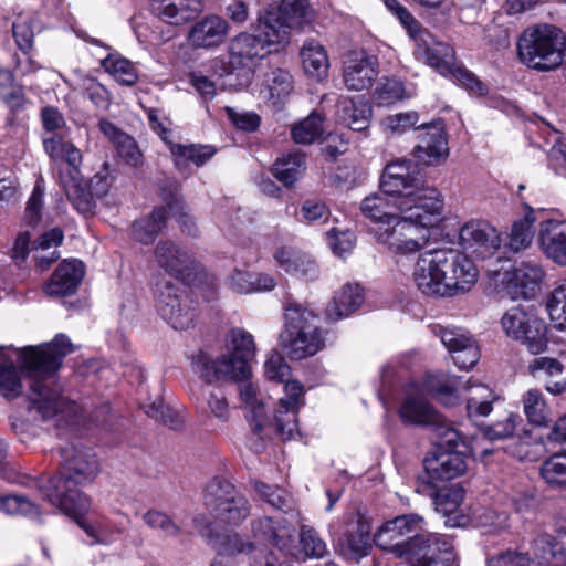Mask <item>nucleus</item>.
I'll return each mask as SVG.
<instances>
[{"label":"nucleus","instance_id":"nucleus-36","mask_svg":"<svg viewBox=\"0 0 566 566\" xmlns=\"http://www.w3.org/2000/svg\"><path fill=\"white\" fill-rule=\"evenodd\" d=\"M363 303V293L358 284L347 283L334 295L326 307V316L331 321H339L349 316Z\"/></svg>","mask_w":566,"mask_h":566},{"label":"nucleus","instance_id":"nucleus-3","mask_svg":"<svg viewBox=\"0 0 566 566\" xmlns=\"http://www.w3.org/2000/svg\"><path fill=\"white\" fill-rule=\"evenodd\" d=\"M62 474L43 481L39 488L45 499L70 516L86 512L90 501L78 486L93 482L99 472V463L94 453L74 446L62 450Z\"/></svg>","mask_w":566,"mask_h":566},{"label":"nucleus","instance_id":"nucleus-15","mask_svg":"<svg viewBox=\"0 0 566 566\" xmlns=\"http://www.w3.org/2000/svg\"><path fill=\"white\" fill-rule=\"evenodd\" d=\"M168 213L177 219L184 232L196 235L195 222L186 210L185 203L175 198L167 203V207L156 208L149 217L136 220L132 226L134 239L144 244L151 243L165 227Z\"/></svg>","mask_w":566,"mask_h":566},{"label":"nucleus","instance_id":"nucleus-14","mask_svg":"<svg viewBox=\"0 0 566 566\" xmlns=\"http://www.w3.org/2000/svg\"><path fill=\"white\" fill-rule=\"evenodd\" d=\"M412 279L422 294L449 297L446 249H434L420 254L415 263Z\"/></svg>","mask_w":566,"mask_h":566},{"label":"nucleus","instance_id":"nucleus-57","mask_svg":"<svg viewBox=\"0 0 566 566\" xmlns=\"http://www.w3.org/2000/svg\"><path fill=\"white\" fill-rule=\"evenodd\" d=\"M254 490L259 496L271 506L285 513L293 511V499L286 491L276 486H270L262 482H255Z\"/></svg>","mask_w":566,"mask_h":566},{"label":"nucleus","instance_id":"nucleus-61","mask_svg":"<svg viewBox=\"0 0 566 566\" xmlns=\"http://www.w3.org/2000/svg\"><path fill=\"white\" fill-rule=\"evenodd\" d=\"M527 369L534 378L544 376L546 378L553 379L562 376L565 367L556 358L542 356L532 359L527 366Z\"/></svg>","mask_w":566,"mask_h":566},{"label":"nucleus","instance_id":"nucleus-28","mask_svg":"<svg viewBox=\"0 0 566 566\" xmlns=\"http://www.w3.org/2000/svg\"><path fill=\"white\" fill-rule=\"evenodd\" d=\"M155 261L159 268L177 279L185 280L196 269L192 256L172 241H160L155 248Z\"/></svg>","mask_w":566,"mask_h":566},{"label":"nucleus","instance_id":"nucleus-51","mask_svg":"<svg viewBox=\"0 0 566 566\" xmlns=\"http://www.w3.org/2000/svg\"><path fill=\"white\" fill-rule=\"evenodd\" d=\"M254 541H244L239 534H227L217 538L214 548L220 555L232 557L237 554H247L251 556L258 551V546L270 544V542H261L253 536Z\"/></svg>","mask_w":566,"mask_h":566},{"label":"nucleus","instance_id":"nucleus-30","mask_svg":"<svg viewBox=\"0 0 566 566\" xmlns=\"http://www.w3.org/2000/svg\"><path fill=\"white\" fill-rule=\"evenodd\" d=\"M465 461L457 450H434L424 459V469L434 481H448L460 476L465 471Z\"/></svg>","mask_w":566,"mask_h":566},{"label":"nucleus","instance_id":"nucleus-39","mask_svg":"<svg viewBox=\"0 0 566 566\" xmlns=\"http://www.w3.org/2000/svg\"><path fill=\"white\" fill-rule=\"evenodd\" d=\"M535 222V210L531 206L524 205L523 216L513 221L507 237V247L511 251L517 253L532 245Z\"/></svg>","mask_w":566,"mask_h":566},{"label":"nucleus","instance_id":"nucleus-32","mask_svg":"<svg viewBox=\"0 0 566 566\" xmlns=\"http://www.w3.org/2000/svg\"><path fill=\"white\" fill-rule=\"evenodd\" d=\"M84 264L78 260H64L45 284L44 292L49 296L62 297L76 292L83 276Z\"/></svg>","mask_w":566,"mask_h":566},{"label":"nucleus","instance_id":"nucleus-38","mask_svg":"<svg viewBox=\"0 0 566 566\" xmlns=\"http://www.w3.org/2000/svg\"><path fill=\"white\" fill-rule=\"evenodd\" d=\"M229 287L239 294L268 292L275 287V279L268 273H252L234 269L228 276Z\"/></svg>","mask_w":566,"mask_h":566},{"label":"nucleus","instance_id":"nucleus-50","mask_svg":"<svg viewBox=\"0 0 566 566\" xmlns=\"http://www.w3.org/2000/svg\"><path fill=\"white\" fill-rule=\"evenodd\" d=\"M522 403L524 413L531 423L543 426L547 422L549 408L541 389H528L522 397Z\"/></svg>","mask_w":566,"mask_h":566},{"label":"nucleus","instance_id":"nucleus-45","mask_svg":"<svg viewBox=\"0 0 566 566\" xmlns=\"http://www.w3.org/2000/svg\"><path fill=\"white\" fill-rule=\"evenodd\" d=\"M43 147L53 160H65L76 168L82 161L81 151L70 142L64 140V133L43 135Z\"/></svg>","mask_w":566,"mask_h":566},{"label":"nucleus","instance_id":"nucleus-24","mask_svg":"<svg viewBox=\"0 0 566 566\" xmlns=\"http://www.w3.org/2000/svg\"><path fill=\"white\" fill-rule=\"evenodd\" d=\"M537 245L546 259L566 266V220L546 219L539 222Z\"/></svg>","mask_w":566,"mask_h":566},{"label":"nucleus","instance_id":"nucleus-33","mask_svg":"<svg viewBox=\"0 0 566 566\" xmlns=\"http://www.w3.org/2000/svg\"><path fill=\"white\" fill-rule=\"evenodd\" d=\"M280 269L290 275L314 280L318 276V266L307 253L292 247H281L274 252Z\"/></svg>","mask_w":566,"mask_h":566},{"label":"nucleus","instance_id":"nucleus-41","mask_svg":"<svg viewBox=\"0 0 566 566\" xmlns=\"http://www.w3.org/2000/svg\"><path fill=\"white\" fill-rule=\"evenodd\" d=\"M170 153L176 167L180 170H186L191 165L197 167L202 166L212 158L216 150L208 145L171 144Z\"/></svg>","mask_w":566,"mask_h":566},{"label":"nucleus","instance_id":"nucleus-6","mask_svg":"<svg viewBox=\"0 0 566 566\" xmlns=\"http://www.w3.org/2000/svg\"><path fill=\"white\" fill-rule=\"evenodd\" d=\"M517 55L527 67L538 72L557 70L564 61L560 31L551 24L526 28L517 40Z\"/></svg>","mask_w":566,"mask_h":566},{"label":"nucleus","instance_id":"nucleus-48","mask_svg":"<svg viewBox=\"0 0 566 566\" xmlns=\"http://www.w3.org/2000/svg\"><path fill=\"white\" fill-rule=\"evenodd\" d=\"M389 197L381 193H373L367 196L360 205L361 213L376 223V227L389 226L391 218H397L399 214L389 211Z\"/></svg>","mask_w":566,"mask_h":566},{"label":"nucleus","instance_id":"nucleus-52","mask_svg":"<svg viewBox=\"0 0 566 566\" xmlns=\"http://www.w3.org/2000/svg\"><path fill=\"white\" fill-rule=\"evenodd\" d=\"M238 494L240 493L229 481L214 478L206 486L205 504L213 514L223 504H227L231 497H234Z\"/></svg>","mask_w":566,"mask_h":566},{"label":"nucleus","instance_id":"nucleus-20","mask_svg":"<svg viewBox=\"0 0 566 566\" xmlns=\"http://www.w3.org/2000/svg\"><path fill=\"white\" fill-rule=\"evenodd\" d=\"M413 40L417 57L441 75L449 76L457 65L454 50L424 29Z\"/></svg>","mask_w":566,"mask_h":566},{"label":"nucleus","instance_id":"nucleus-13","mask_svg":"<svg viewBox=\"0 0 566 566\" xmlns=\"http://www.w3.org/2000/svg\"><path fill=\"white\" fill-rule=\"evenodd\" d=\"M157 313L175 329H188L193 324L195 311L185 290L171 281L158 282L154 292Z\"/></svg>","mask_w":566,"mask_h":566},{"label":"nucleus","instance_id":"nucleus-42","mask_svg":"<svg viewBox=\"0 0 566 566\" xmlns=\"http://www.w3.org/2000/svg\"><path fill=\"white\" fill-rule=\"evenodd\" d=\"M400 418L410 424L431 426L440 421V415L421 397H408L399 409Z\"/></svg>","mask_w":566,"mask_h":566},{"label":"nucleus","instance_id":"nucleus-23","mask_svg":"<svg viewBox=\"0 0 566 566\" xmlns=\"http://www.w3.org/2000/svg\"><path fill=\"white\" fill-rule=\"evenodd\" d=\"M377 75L378 59L366 51L352 52L344 61V84L350 91L369 88Z\"/></svg>","mask_w":566,"mask_h":566},{"label":"nucleus","instance_id":"nucleus-1","mask_svg":"<svg viewBox=\"0 0 566 566\" xmlns=\"http://www.w3.org/2000/svg\"><path fill=\"white\" fill-rule=\"evenodd\" d=\"M72 352V343L63 334L42 346L0 349V395L8 400L21 395V371L14 366L15 360H20L29 373L28 399L32 409L43 419L63 412L75 415L78 407L61 396L53 379V374L60 368L63 357Z\"/></svg>","mask_w":566,"mask_h":566},{"label":"nucleus","instance_id":"nucleus-5","mask_svg":"<svg viewBox=\"0 0 566 566\" xmlns=\"http://www.w3.org/2000/svg\"><path fill=\"white\" fill-rule=\"evenodd\" d=\"M285 324L280 343L286 355L301 360L318 353L324 345L315 313L297 302L285 306Z\"/></svg>","mask_w":566,"mask_h":566},{"label":"nucleus","instance_id":"nucleus-56","mask_svg":"<svg viewBox=\"0 0 566 566\" xmlns=\"http://www.w3.org/2000/svg\"><path fill=\"white\" fill-rule=\"evenodd\" d=\"M546 310L554 326L566 331V281L549 294Z\"/></svg>","mask_w":566,"mask_h":566},{"label":"nucleus","instance_id":"nucleus-22","mask_svg":"<svg viewBox=\"0 0 566 566\" xmlns=\"http://www.w3.org/2000/svg\"><path fill=\"white\" fill-rule=\"evenodd\" d=\"M544 279V270L536 262H522L506 271L504 287L511 298H532Z\"/></svg>","mask_w":566,"mask_h":566},{"label":"nucleus","instance_id":"nucleus-43","mask_svg":"<svg viewBox=\"0 0 566 566\" xmlns=\"http://www.w3.org/2000/svg\"><path fill=\"white\" fill-rule=\"evenodd\" d=\"M533 554V566H548L552 562H554L555 565L566 563L564 545L548 534L541 535L534 541Z\"/></svg>","mask_w":566,"mask_h":566},{"label":"nucleus","instance_id":"nucleus-25","mask_svg":"<svg viewBox=\"0 0 566 566\" xmlns=\"http://www.w3.org/2000/svg\"><path fill=\"white\" fill-rule=\"evenodd\" d=\"M424 132L419 137L415 148L417 159L428 166L439 165L449 156V146L441 120L430 125L420 124Z\"/></svg>","mask_w":566,"mask_h":566},{"label":"nucleus","instance_id":"nucleus-54","mask_svg":"<svg viewBox=\"0 0 566 566\" xmlns=\"http://www.w3.org/2000/svg\"><path fill=\"white\" fill-rule=\"evenodd\" d=\"M63 232L59 228L51 229L50 231L43 233L36 240L35 249L39 250V254L35 256L36 264L42 270L46 269L52 262L59 259V253L54 250L48 252L51 248L59 247L63 241Z\"/></svg>","mask_w":566,"mask_h":566},{"label":"nucleus","instance_id":"nucleus-31","mask_svg":"<svg viewBox=\"0 0 566 566\" xmlns=\"http://www.w3.org/2000/svg\"><path fill=\"white\" fill-rule=\"evenodd\" d=\"M337 547L342 555L360 559L368 554L370 548V525L361 516L348 523L344 534L337 541Z\"/></svg>","mask_w":566,"mask_h":566},{"label":"nucleus","instance_id":"nucleus-21","mask_svg":"<svg viewBox=\"0 0 566 566\" xmlns=\"http://www.w3.org/2000/svg\"><path fill=\"white\" fill-rule=\"evenodd\" d=\"M434 333L452 354V359L459 368L469 369L479 361V347L464 329L458 327H437Z\"/></svg>","mask_w":566,"mask_h":566},{"label":"nucleus","instance_id":"nucleus-64","mask_svg":"<svg viewBox=\"0 0 566 566\" xmlns=\"http://www.w3.org/2000/svg\"><path fill=\"white\" fill-rule=\"evenodd\" d=\"M143 521L151 528L160 531L167 537L178 536L180 527L165 513L149 510L143 515Z\"/></svg>","mask_w":566,"mask_h":566},{"label":"nucleus","instance_id":"nucleus-10","mask_svg":"<svg viewBox=\"0 0 566 566\" xmlns=\"http://www.w3.org/2000/svg\"><path fill=\"white\" fill-rule=\"evenodd\" d=\"M256 31L258 35L242 32L232 38L228 45V60L214 59L211 63L212 70L220 76L238 72L240 76L248 78L268 53L280 49L266 43L259 24Z\"/></svg>","mask_w":566,"mask_h":566},{"label":"nucleus","instance_id":"nucleus-2","mask_svg":"<svg viewBox=\"0 0 566 566\" xmlns=\"http://www.w3.org/2000/svg\"><path fill=\"white\" fill-rule=\"evenodd\" d=\"M424 197L418 208L407 202L401 205L399 216L391 218L389 226L375 227L376 241L395 255H411L424 250L431 240V230L440 222L442 200Z\"/></svg>","mask_w":566,"mask_h":566},{"label":"nucleus","instance_id":"nucleus-11","mask_svg":"<svg viewBox=\"0 0 566 566\" xmlns=\"http://www.w3.org/2000/svg\"><path fill=\"white\" fill-rule=\"evenodd\" d=\"M423 518L416 514L397 516L385 522L375 534V543L382 551L392 553L397 557L409 554L412 543L420 537L436 535L422 533Z\"/></svg>","mask_w":566,"mask_h":566},{"label":"nucleus","instance_id":"nucleus-40","mask_svg":"<svg viewBox=\"0 0 566 566\" xmlns=\"http://www.w3.org/2000/svg\"><path fill=\"white\" fill-rule=\"evenodd\" d=\"M302 66L305 74L322 81L328 74L329 60L325 48L314 40L306 41L301 49Z\"/></svg>","mask_w":566,"mask_h":566},{"label":"nucleus","instance_id":"nucleus-27","mask_svg":"<svg viewBox=\"0 0 566 566\" xmlns=\"http://www.w3.org/2000/svg\"><path fill=\"white\" fill-rule=\"evenodd\" d=\"M226 349L234 369L243 379H249L258 350L253 335L240 327L232 328L227 335Z\"/></svg>","mask_w":566,"mask_h":566},{"label":"nucleus","instance_id":"nucleus-19","mask_svg":"<svg viewBox=\"0 0 566 566\" xmlns=\"http://www.w3.org/2000/svg\"><path fill=\"white\" fill-rule=\"evenodd\" d=\"M190 366L191 371L206 385L244 380L224 353L214 356L200 350L191 357Z\"/></svg>","mask_w":566,"mask_h":566},{"label":"nucleus","instance_id":"nucleus-55","mask_svg":"<svg viewBox=\"0 0 566 566\" xmlns=\"http://www.w3.org/2000/svg\"><path fill=\"white\" fill-rule=\"evenodd\" d=\"M250 513V505L247 497L243 494H238L234 497H231L227 504H223L220 509H218L213 515L216 518L221 522L229 524H239Z\"/></svg>","mask_w":566,"mask_h":566},{"label":"nucleus","instance_id":"nucleus-4","mask_svg":"<svg viewBox=\"0 0 566 566\" xmlns=\"http://www.w3.org/2000/svg\"><path fill=\"white\" fill-rule=\"evenodd\" d=\"M252 535L296 558H322L327 553V545L317 531L310 525L300 527V548L294 545L295 527L285 518L274 521L262 517L252 522Z\"/></svg>","mask_w":566,"mask_h":566},{"label":"nucleus","instance_id":"nucleus-34","mask_svg":"<svg viewBox=\"0 0 566 566\" xmlns=\"http://www.w3.org/2000/svg\"><path fill=\"white\" fill-rule=\"evenodd\" d=\"M336 117L348 128L363 132L369 126L371 106L360 98L342 97L337 103Z\"/></svg>","mask_w":566,"mask_h":566},{"label":"nucleus","instance_id":"nucleus-58","mask_svg":"<svg viewBox=\"0 0 566 566\" xmlns=\"http://www.w3.org/2000/svg\"><path fill=\"white\" fill-rule=\"evenodd\" d=\"M541 475L551 485H566V453H556L545 460Z\"/></svg>","mask_w":566,"mask_h":566},{"label":"nucleus","instance_id":"nucleus-8","mask_svg":"<svg viewBox=\"0 0 566 566\" xmlns=\"http://www.w3.org/2000/svg\"><path fill=\"white\" fill-rule=\"evenodd\" d=\"M380 188L385 195L394 199L392 205L401 209V205L407 202L411 208H418L424 197L440 199L439 192L434 188L424 187V181L417 166L410 160L397 159L386 165L381 179Z\"/></svg>","mask_w":566,"mask_h":566},{"label":"nucleus","instance_id":"nucleus-12","mask_svg":"<svg viewBox=\"0 0 566 566\" xmlns=\"http://www.w3.org/2000/svg\"><path fill=\"white\" fill-rule=\"evenodd\" d=\"M501 323L506 335L525 345L531 354L537 355L546 349V323L532 311L521 306L512 307L505 312Z\"/></svg>","mask_w":566,"mask_h":566},{"label":"nucleus","instance_id":"nucleus-29","mask_svg":"<svg viewBox=\"0 0 566 566\" xmlns=\"http://www.w3.org/2000/svg\"><path fill=\"white\" fill-rule=\"evenodd\" d=\"M228 32V22L219 15L210 14L200 19L190 28L188 40L195 48L212 49L223 43Z\"/></svg>","mask_w":566,"mask_h":566},{"label":"nucleus","instance_id":"nucleus-46","mask_svg":"<svg viewBox=\"0 0 566 566\" xmlns=\"http://www.w3.org/2000/svg\"><path fill=\"white\" fill-rule=\"evenodd\" d=\"M102 66L118 84L133 86L138 82L135 64L119 53H109L102 60Z\"/></svg>","mask_w":566,"mask_h":566},{"label":"nucleus","instance_id":"nucleus-7","mask_svg":"<svg viewBox=\"0 0 566 566\" xmlns=\"http://www.w3.org/2000/svg\"><path fill=\"white\" fill-rule=\"evenodd\" d=\"M424 390L440 402L453 406L462 394H467V411L469 417H484L492 411L495 400L493 391L484 385H472L455 376L444 374L428 375L423 381Z\"/></svg>","mask_w":566,"mask_h":566},{"label":"nucleus","instance_id":"nucleus-16","mask_svg":"<svg viewBox=\"0 0 566 566\" xmlns=\"http://www.w3.org/2000/svg\"><path fill=\"white\" fill-rule=\"evenodd\" d=\"M283 384V396L279 399L273 420L281 438L290 440L300 436L297 413L305 405V389L298 380L289 379Z\"/></svg>","mask_w":566,"mask_h":566},{"label":"nucleus","instance_id":"nucleus-9","mask_svg":"<svg viewBox=\"0 0 566 566\" xmlns=\"http://www.w3.org/2000/svg\"><path fill=\"white\" fill-rule=\"evenodd\" d=\"M314 17L307 0H282L259 14V29L270 46L281 48L289 42L290 29L311 23Z\"/></svg>","mask_w":566,"mask_h":566},{"label":"nucleus","instance_id":"nucleus-37","mask_svg":"<svg viewBox=\"0 0 566 566\" xmlns=\"http://www.w3.org/2000/svg\"><path fill=\"white\" fill-rule=\"evenodd\" d=\"M294 88L292 75L281 67H273L265 73L260 94L264 99L277 105L284 102Z\"/></svg>","mask_w":566,"mask_h":566},{"label":"nucleus","instance_id":"nucleus-59","mask_svg":"<svg viewBox=\"0 0 566 566\" xmlns=\"http://www.w3.org/2000/svg\"><path fill=\"white\" fill-rule=\"evenodd\" d=\"M244 380H239L240 385V397L241 399L252 409L255 429L260 430L263 426V421L265 420V411L264 403L262 399L259 398V389L252 382Z\"/></svg>","mask_w":566,"mask_h":566},{"label":"nucleus","instance_id":"nucleus-35","mask_svg":"<svg viewBox=\"0 0 566 566\" xmlns=\"http://www.w3.org/2000/svg\"><path fill=\"white\" fill-rule=\"evenodd\" d=\"M101 132L114 144L118 156L128 165L137 167L143 164V154L135 139L119 130L113 123L102 119Z\"/></svg>","mask_w":566,"mask_h":566},{"label":"nucleus","instance_id":"nucleus-44","mask_svg":"<svg viewBox=\"0 0 566 566\" xmlns=\"http://www.w3.org/2000/svg\"><path fill=\"white\" fill-rule=\"evenodd\" d=\"M197 400L209 417L216 419L221 424L229 422L231 410L229 401L221 389L205 386L200 389Z\"/></svg>","mask_w":566,"mask_h":566},{"label":"nucleus","instance_id":"nucleus-53","mask_svg":"<svg viewBox=\"0 0 566 566\" xmlns=\"http://www.w3.org/2000/svg\"><path fill=\"white\" fill-rule=\"evenodd\" d=\"M158 10L163 20L178 24L188 19V12L200 10V0H165Z\"/></svg>","mask_w":566,"mask_h":566},{"label":"nucleus","instance_id":"nucleus-17","mask_svg":"<svg viewBox=\"0 0 566 566\" xmlns=\"http://www.w3.org/2000/svg\"><path fill=\"white\" fill-rule=\"evenodd\" d=\"M409 566H457L451 542L442 535L417 538L405 555Z\"/></svg>","mask_w":566,"mask_h":566},{"label":"nucleus","instance_id":"nucleus-18","mask_svg":"<svg viewBox=\"0 0 566 566\" xmlns=\"http://www.w3.org/2000/svg\"><path fill=\"white\" fill-rule=\"evenodd\" d=\"M459 244L465 252L485 259L499 250L501 237L497 230L488 222L471 220L460 229Z\"/></svg>","mask_w":566,"mask_h":566},{"label":"nucleus","instance_id":"nucleus-60","mask_svg":"<svg viewBox=\"0 0 566 566\" xmlns=\"http://www.w3.org/2000/svg\"><path fill=\"white\" fill-rule=\"evenodd\" d=\"M522 422L518 415L506 412L501 420L483 429V437L489 440H502L514 434L516 427Z\"/></svg>","mask_w":566,"mask_h":566},{"label":"nucleus","instance_id":"nucleus-26","mask_svg":"<svg viewBox=\"0 0 566 566\" xmlns=\"http://www.w3.org/2000/svg\"><path fill=\"white\" fill-rule=\"evenodd\" d=\"M449 297L469 292L478 281L474 263L464 254L446 249Z\"/></svg>","mask_w":566,"mask_h":566},{"label":"nucleus","instance_id":"nucleus-62","mask_svg":"<svg viewBox=\"0 0 566 566\" xmlns=\"http://www.w3.org/2000/svg\"><path fill=\"white\" fill-rule=\"evenodd\" d=\"M405 97L403 83L396 78H385L376 88L375 98L379 105H390Z\"/></svg>","mask_w":566,"mask_h":566},{"label":"nucleus","instance_id":"nucleus-47","mask_svg":"<svg viewBox=\"0 0 566 566\" xmlns=\"http://www.w3.org/2000/svg\"><path fill=\"white\" fill-rule=\"evenodd\" d=\"M324 117L312 112L307 117L294 123L291 127L292 139L296 144L308 145L319 140L325 133Z\"/></svg>","mask_w":566,"mask_h":566},{"label":"nucleus","instance_id":"nucleus-49","mask_svg":"<svg viewBox=\"0 0 566 566\" xmlns=\"http://www.w3.org/2000/svg\"><path fill=\"white\" fill-rule=\"evenodd\" d=\"M304 165V154L293 151L276 159L273 166V174L285 186H293L303 174Z\"/></svg>","mask_w":566,"mask_h":566},{"label":"nucleus","instance_id":"nucleus-63","mask_svg":"<svg viewBox=\"0 0 566 566\" xmlns=\"http://www.w3.org/2000/svg\"><path fill=\"white\" fill-rule=\"evenodd\" d=\"M436 432V450H455L463 442L460 432L446 423L440 416V421L432 423Z\"/></svg>","mask_w":566,"mask_h":566}]
</instances>
